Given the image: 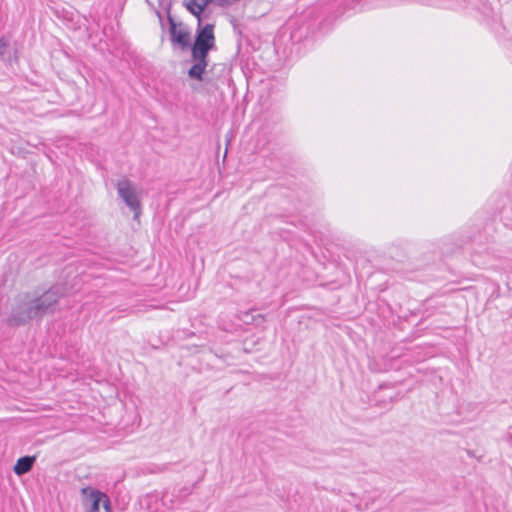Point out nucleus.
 I'll use <instances>...</instances> for the list:
<instances>
[{"mask_svg": "<svg viewBox=\"0 0 512 512\" xmlns=\"http://www.w3.org/2000/svg\"><path fill=\"white\" fill-rule=\"evenodd\" d=\"M66 293L67 288L61 283L46 290L37 288L32 293H25L19 297L7 321L11 326H22L33 320H42L45 315L55 311L59 300Z\"/></svg>", "mask_w": 512, "mask_h": 512, "instance_id": "1", "label": "nucleus"}, {"mask_svg": "<svg viewBox=\"0 0 512 512\" xmlns=\"http://www.w3.org/2000/svg\"><path fill=\"white\" fill-rule=\"evenodd\" d=\"M197 21L194 42L191 47L190 61L192 65L188 69L187 75L192 80L202 82L209 65V52L216 49L215 25L213 23L203 24L202 20Z\"/></svg>", "mask_w": 512, "mask_h": 512, "instance_id": "2", "label": "nucleus"}, {"mask_svg": "<svg viewBox=\"0 0 512 512\" xmlns=\"http://www.w3.org/2000/svg\"><path fill=\"white\" fill-rule=\"evenodd\" d=\"M164 11L167 14V22L169 25V40L173 48H178L181 51H191V32L183 27V23H177L175 18L171 14L172 0L167 1L163 6Z\"/></svg>", "mask_w": 512, "mask_h": 512, "instance_id": "3", "label": "nucleus"}, {"mask_svg": "<svg viewBox=\"0 0 512 512\" xmlns=\"http://www.w3.org/2000/svg\"><path fill=\"white\" fill-rule=\"evenodd\" d=\"M118 196L123 200L126 206L133 212L134 219H137L142 213L140 198L132 181L125 178L119 180L116 185Z\"/></svg>", "mask_w": 512, "mask_h": 512, "instance_id": "4", "label": "nucleus"}, {"mask_svg": "<svg viewBox=\"0 0 512 512\" xmlns=\"http://www.w3.org/2000/svg\"><path fill=\"white\" fill-rule=\"evenodd\" d=\"M80 494L86 512H100V505L104 507L105 501L110 499L106 493L91 486L81 488Z\"/></svg>", "mask_w": 512, "mask_h": 512, "instance_id": "5", "label": "nucleus"}, {"mask_svg": "<svg viewBox=\"0 0 512 512\" xmlns=\"http://www.w3.org/2000/svg\"><path fill=\"white\" fill-rule=\"evenodd\" d=\"M36 461H37L36 455L21 456L17 459L16 463L13 466V472L17 476L21 477V476L29 473L33 469Z\"/></svg>", "mask_w": 512, "mask_h": 512, "instance_id": "6", "label": "nucleus"}, {"mask_svg": "<svg viewBox=\"0 0 512 512\" xmlns=\"http://www.w3.org/2000/svg\"><path fill=\"white\" fill-rule=\"evenodd\" d=\"M182 4L197 20H202V13L212 5V0H183Z\"/></svg>", "mask_w": 512, "mask_h": 512, "instance_id": "7", "label": "nucleus"}, {"mask_svg": "<svg viewBox=\"0 0 512 512\" xmlns=\"http://www.w3.org/2000/svg\"><path fill=\"white\" fill-rule=\"evenodd\" d=\"M2 60L6 62V66H9L12 72H15V66H18V57L16 56V50H14V57H11L10 51H7L8 42L5 37L2 36Z\"/></svg>", "mask_w": 512, "mask_h": 512, "instance_id": "8", "label": "nucleus"}, {"mask_svg": "<svg viewBox=\"0 0 512 512\" xmlns=\"http://www.w3.org/2000/svg\"><path fill=\"white\" fill-rule=\"evenodd\" d=\"M445 252L441 250L440 252L436 253L435 251H424L423 252V258L421 259L422 265H428L431 262H434L437 258L441 257Z\"/></svg>", "mask_w": 512, "mask_h": 512, "instance_id": "9", "label": "nucleus"}, {"mask_svg": "<svg viewBox=\"0 0 512 512\" xmlns=\"http://www.w3.org/2000/svg\"><path fill=\"white\" fill-rule=\"evenodd\" d=\"M266 320V315L258 313L251 316L250 320H244L245 324H254L256 326H260Z\"/></svg>", "mask_w": 512, "mask_h": 512, "instance_id": "10", "label": "nucleus"}, {"mask_svg": "<svg viewBox=\"0 0 512 512\" xmlns=\"http://www.w3.org/2000/svg\"><path fill=\"white\" fill-rule=\"evenodd\" d=\"M212 5L220 8H227L226 0H212Z\"/></svg>", "mask_w": 512, "mask_h": 512, "instance_id": "11", "label": "nucleus"}, {"mask_svg": "<svg viewBox=\"0 0 512 512\" xmlns=\"http://www.w3.org/2000/svg\"><path fill=\"white\" fill-rule=\"evenodd\" d=\"M254 312H255V310H254V309H251V310H249V311H246V312L243 314V316H242L241 320H242L243 322H244V320H245V319H246V320H250V319H251V316H253V313H254Z\"/></svg>", "mask_w": 512, "mask_h": 512, "instance_id": "12", "label": "nucleus"}, {"mask_svg": "<svg viewBox=\"0 0 512 512\" xmlns=\"http://www.w3.org/2000/svg\"><path fill=\"white\" fill-rule=\"evenodd\" d=\"M104 511L105 512H112V504H111V500L110 499H107L104 503Z\"/></svg>", "mask_w": 512, "mask_h": 512, "instance_id": "13", "label": "nucleus"}, {"mask_svg": "<svg viewBox=\"0 0 512 512\" xmlns=\"http://www.w3.org/2000/svg\"><path fill=\"white\" fill-rule=\"evenodd\" d=\"M155 13H156V15H157V17H158V19H159L160 25H161V27H162V29H163V28H164V23H163V16H162V13H161L160 11H158V10H156V12H155Z\"/></svg>", "mask_w": 512, "mask_h": 512, "instance_id": "14", "label": "nucleus"}, {"mask_svg": "<svg viewBox=\"0 0 512 512\" xmlns=\"http://www.w3.org/2000/svg\"><path fill=\"white\" fill-rule=\"evenodd\" d=\"M240 0H226L227 7L232 6L233 4L239 2Z\"/></svg>", "mask_w": 512, "mask_h": 512, "instance_id": "15", "label": "nucleus"}, {"mask_svg": "<svg viewBox=\"0 0 512 512\" xmlns=\"http://www.w3.org/2000/svg\"><path fill=\"white\" fill-rule=\"evenodd\" d=\"M232 23H233V27L235 28L236 27L235 20H233Z\"/></svg>", "mask_w": 512, "mask_h": 512, "instance_id": "16", "label": "nucleus"}]
</instances>
